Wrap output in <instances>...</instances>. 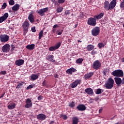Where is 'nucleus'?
<instances>
[{
    "mask_svg": "<svg viewBox=\"0 0 124 124\" xmlns=\"http://www.w3.org/2000/svg\"><path fill=\"white\" fill-rule=\"evenodd\" d=\"M69 107H71V108H73V107H75V103L73 101H72L71 103H70L69 104Z\"/></svg>",
    "mask_w": 124,
    "mask_h": 124,
    "instance_id": "c9c22d12",
    "label": "nucleus"
},
{
    "mask_svg": "<svg viewBox=\"0 0 124 124\" xmlns=\"http://www.w3.org/2000/svg\"><path fill=\"white\" fill-rule=\"evenodd\" d=\"M16 65L17 66H21L24 64V60L22 59H19L15 62Z\"/></svg>",
    "mask_w": 124,
    "mask_h": 124,
    "instance_id": "aec40b11",
    "label": "nucleus"
},
{
    "mask_svg": "<svg viewBox=\"0 0 124 124\" xmlns=\"http://www.w3.org/2000/svg\"><path fill=\"white\" fill-rule=\"evenodd\" d=\"M6 6H7V4H6V3H3L1 7V9H5L6 8Z\"/></svg>",
    "mask_w": 124,
    "mask_h": 124,
    "instance_id": "79ce46f5",
    "label": "nucleus"
},
{
    "mask_svg": "<svg viewBox=\"0 0 124 124\" xmlns=\"http://www.w3.org/2000/svg\"><path fill=\"white\" fill-rule=\"evenodd\" d=\"M122 62H124V57L121 59Z\"/></svg>",
    "mask_w": 124,
    "mask_h": 124,
    "instance_id": "e2e57ef3",
    "label": "nucleus"
},
{
    "mask_svg": "<svg viewBox=\"0 0 124 124\" xmlns=\"http://www.w3.org/2000/svg\"><path fill=\"white\" fill-rule=\"evenodd\" d=\"M19 8L20 5H19V4H16L12 7V10H13V11H17V10H19Z\"/></svg>",
    "mask_w": 124,
    "mask_h": 124,
    "instance_id": "4be33fe9",
    "label": "nucleus"
},
{
    "mask_svg": "<svg viewBox=\"0 0 124 124\" xmlns=\"http://www.w3.org/2000/svg\"><path fill=\"white\" fill-rule=\"evenodd\" d=\"M103 93V90L100 88H98L96 90V91H95V93L96 94H100Z\"/></svg>",
    "mask_w": 124,
    "mask_h": 124,
    "instance_id": "c756f323",
    "label": "nucleus"
},
{
    "mask_svg": "<svg viewBox=\"0 0 124 124\" xmlns=\"http://www.w3.org/2000/svg\"><path fill=\"white\" fill-rule=\"evenodd\" d=\"M86 49L87 51H92V50L94 49V46L93 45H88L86 47Z\"/></svg>",
    "mask_w": 124,
    "mask_h": 124,
    "instance_id": "a878e982",
    "label": "nucleus"
},
{
    "mask_svg": "<svg viewBox=\"0 0 124 124\" xmlns=\"http://www.w3.org/2000/svg\"><path fill=\"white\" fill-rule=\"evenodd\" d=\"M62 9H63L62 7H59L57 8L56 11L57 13H61L62 11Z\"/></svg>",
    "mask_w": 124,
    "mask_h": 124,
    "instance_id": "473e14b6",
    "label": "nucleus"
},
{
    "mask_svg": "<svg viewBox=\"0 0 124 124\" xmlns=\"http://www.w3.org/2000/svg\"><path fill=\"white\" fill-rule=\"evenodd\" d=\"M9 50H10V45L8 44L4 45L2 47V51L3 53H8Z\"/></svg>",
    "mask_w": 124,
    "mask_h": 124,
    "instance_id": "f8f14e48",
    "label": "nucleus"
},
{
    "mask_svg": "<svg viewBox=\"0 0 124 124\" xmlns=\"http://www.w3.org/2000/svg\"><path fill=\"white\" fill-rule=\"evenodd\" d=\"M38 100H42V99H43V96H39L38 97Z\"/></svg>",
    "mask_w": 124,
    "mask_h": 124,
    "instance_id": "603ef678",
    "label": "nucleus"
},
{
    "mask_svg": "<svg viewBox=\"0 0 124 124\" xmlns=\"http://www.w3.org/2000/svg\"><path fill=\"white\" fill-rule=\"evenodd\" d=\"M22 28L23 29V34L26 35L29 31L30 28V23L28 20H25L22 24Z\"/></svg>",
    "mask_w": 124,
    "mask_h": 124,
    "instance_id": "7ed1b4c3",
    "label": "nucleus"
},
{
    "mask_svg": "<svg viewBox=\"0 0 124 124\" xmlns=\"http://www.w3.org/2000/svg\"><path fill=\"white\" fill-rule=\"evenodd\" d=\"M56 47H55V46H50L49 48V51H56Z\"/></svg>",
    "mask_w": 124,
    "mask_h": 124,
    "instance_id": "58836bf2",
    "label": "nucleus"
},
{
    "mask_svg": "<svg viewBox=\"0 0 124 124\" xmlns=\"http://www.w3.org/2000/svg\"><path fill=\"white\" fill-rule=\"evenodd\" d=\"M81 80L80 79H77L73 82L72 83L70 84L71 88L72 89H74L76 88L78 85H81Z\"/></svg>",
    "mask_w": 124,
    "mask_h": 124,
    "instance_id": "6e6552de",
    "label": "nucleus"
},
{
    "mask_svg": "<svg viewBox=\"0 0 124 124\" xmlns=\"http://www.w3.org/2000/svg\"><path fill=\"white\" fill-rule=\"evenodd\" d=\"M57 32H58V33H57V34H58V35H61V34L62 33V32H61V31H57Z\"/></svg>",
    "mask_w": 124,
    "mask_h": 124,
    "instance_id": "6e6d98bb",
    "label": "nucleus"
},
{
    "mask_svg": "<svg viewBox=\"0 0 124 124\" xmlns=\"http://www.w3.org/2000/svg\"><path fill=\"white\" fill-rule=\"evenodd\" d=\"M31 80L32 81H34V80H36V79H38V75L32 74L31 76Z\"/></svg>",
    "mask_w": 124,
    "mask_h": 124,
    "instance_id": "c85d7f7f",
    "label": "nucleus"
},
{
    "mask_svg": "<svg viewBox=\"0 0 124 124\" xmlns=\"http://www.w3.org/2000/svg\"><path fill=\"white\" fill-rule=\"evenodd\" d=\"M58 1L59 3H63L64 1H65V0H58Z\"/></svg>",
    "mask_w": 124,
    "mask_h": 124,
    "instance_id": "3c124183",
    "label": "nucleus"
},
{
    "mask_svg": "<svg viewBox=\"0 0 124 124\" xmlns=\"http://www.w3.org/2000/svg\"><path fill=\"white\" fill-rule=\"evenodd\" d=\"M122 84H123V85H124V78H123Z\"/></svg>",
    "mask_w": 124,
    "mask_h": 124,
    "instance_id": "0e129e2a",
    "label": "nucleus"
},
{
    "mask_svg": "<svg viewBox=\"0 0 124 124\" xmlns=\"http://www.w3.org/2000/svg\"><path fill=\"white\" fill-rule=\"evenodd\" d=\"M59 0H56L54 1V5H59Z\"/></svg>",
    "mask_w": 124,
    "mask_h": 124,
    "instance_id": "8fccbe9b",
    "label": "nucleus"
},
{
    "mask_svg": "<svg viewBox=\"0 0 124 124\" xmlns=\"http://www.w3.org/2000/svg\"><path fill=\"white\" fill-rule=\"evenodd\" d=\"M111 74L113 76H115V77H124V72L121 69L113 71Z\"/></svg>",
    "mask_w": 124,
    "mask_h": 124,
    "instance_id": "20e7f679",
    "label": "nucleus"
},
{
    "mask_svg": "<svg viewBox=\"0 0 124 124\" xmlns=\"http://www.w3.org/2000/svg\"><path fill=\"white\" fill-rule=\"evenodd\" d=\"M100 33V28L96 26L94 27L91 31V34L93 36H97Z\"/></svg>",
    "mask_w": 124,
    "mask_h": 124,
    "instance_id": "423d86ee",
    "label": "nucleus"
},
{
    "mask_svg": "<svg viewBox=\"0 0 124 124\" xmlns=\"http://www.w3.org/2000/svg\"><path fill=\"white\" fill-rule=\"evenodd\" d=\"M10 5H14L15 4V1L14 0H10L9 1Z\"/></svg>",
    "mask_w": 124,
    "mask_h": 124,
    "instance_id": "a19ab883",
    "label": "nucleus"
},
{
    "mask_svg": "<svg viewBox=\"0 0 124 124\" xmlns=\"http://www.w3.org/2000/svg\"><path fill=\"white\" fill-rule=\"evenodd\" d=\"M103 74L105 75V76H106V72L105 71H103Z\"/></svg>",
    "mask_w": 124,
    "mask_h": 124,
    "instance_id": "680f3d73",
    "label": "nucleus"
},
{
    "mask_svg": "<svg viewBox=\"0 0 124 124\" xmlns=\"http://www.w3.org/2000/svg\"><path fill=\"white\" fill-rule=\"evenodd\" d=\"M103 110V109L100 108L99 110V113H101V112H102Z\"/></svg>",
    "mask_w": 124,
    "mask_h": 124,
    "instance_id": "052dcab7",
    "label": "nucleus"
},
{
    "mask_svg": "<svg viewBox=\"0 0 124 124\" xmlns=\"http://www.w3.org/2000/svg\"><path fill=\"white\" fill-rule=\"evenodd\" d=\"M46 59L49 62H55V59H54V55H49L46 57Z\"/></svg>",
    "mask_w": 124,
    "mask_h": 124,
    "instance_id": "b1692460",
    "label": "nucleus"
},
{
    "mask_svg": "<svg viewBox=\"0 0 124 124\" xmlns=\"http://www.w3.org/2000/svg\"><path fill=\"white\" fill-rule=\"evenodd\" d=\"M9 40V36L6 34H1L0 35V41L3 43H5Z\"/></svg>",
    "mask_w": 124,
    "mask_h": 124,
    "instance_id": "0eeeda50",
    "label": "nucleus"
},
{
    "mask_svg": "<svg viewBox=\"0 0 124 124\" xmlns=\"http://www.w3.org/2000/svg\"><path fill=\"white\" fill-rule=\"evenodd\" d=\"M35 47V45L34 44L28 45L26 46V48L28 50H30L31 51V50H33Z\"/></svg>",
    "mask_w": 124,
    "mask_h": 124,
    "instance_id": "412c9836",
    "label": "nucleus"
},
{
    "mask_svg": "<svg viewBox=\"0 0 124 124\" xmlns=\"http://www.w3.org/2000/svg\"><path fill=\"white\" fill-rule=\"evenodd\" d=\"M43 86H44V87H46L47 86V80H45L43 82Z\"/></svg>",
    "mask_w": 124,
    "mask_h": 124,
    "instance_id": "a18cd8bd",
    "label": "nucleus"
},
{
    "mask_svg": "<svg viewBox=\"0 0 124 124\" xmlns=\"http://www.w3.org/2000/svg\"><path fill=\"white\" fill-rule=\"evenodd\" d=\"M32 32H35L36 30H35V27H33L31 28Z\"/></svg>",
    "mask_w": 124,
    "mask_h": 124,
    "instance_id": "49530a36",
    "label": "nucleus"
},
{
    "mask_svg": "<svg viewBox=\"0 0 124 124\" xmlns=\"http://www.w3.org/2000/svg\"><path fill=\"white\" fill-rule=\"evenodd\" d=\"M77 109L78 111H85L87 109V107L84 104H79L77 107Z\"/></svg>",
    "mask_w": 124,
    "mask_h": 124,
    "instance_id": "ddd939ff",
    "label": "nucleus"
},
{
    "mask_svg": "<svg viewBox=\"0 0 124 124\" xmlns=\"http://www.w3.org/2000/svg\"><path fill=\"white\" fill-rule=\"evenodd\" d=\"M114 81L118 87H120V86H121V84L123 83L122 78L119 77L114 78Z\"/></svg>",
    "mask_w": 124,
    "mask_h": 124,
    "instance_id": "4468645a",
    "label": "nucleus"
},
{
    "mask_svg": "<svg viewBox=\"0 0 124 124\" xmlns=\"http://www.w3.org/2000/svg\"><path fill=\"white\" fill-rule=\"evenodd\" d=\"M42 36H43V31H41L39 33V39L42 38Z\"/></svg>",
    "mask_w": 124,
    "mask_h": 124,
    "instance_id": "f704fd0d",
    "label": "nucleus"
},
{
    "mask_svg": "<svg viewBox=\"0 0 124 124\" xmlns=\"http://www.w3.org/2000/svg\"><path fill=\"white\" fill-rule=\"evenodd\" d=\"M46 115L44 114H39L37 115V119L40 121H44L46 120Z\"/></svg>",
    "mask_w": 124,
    "mask_h": 124,
    "instance_id": "dca6fc26",
    "label": "nucleus"
},
{
    "mask_svg": "<svg viewBox=\"0 0 124 124\" xmlns=\"http://www.w3.org/2000/svg\"><path fill=\"white\" fill-rule=\"evenodd\" d=\"M15 48V46L12 47V50H14V48Z\"/></svg>",
    "mask_w": 124,
    "mask_h": 124,
    "instance_id": "774afa93",
    "label": "nucleus"
},
{
    "mask_svg": "<svg viewBox=\"0 0 124 124\" xmlns=\"http://www.w3.org/2000/svg\"><path fill=\"white\" fill-rule=\"evenodd\" d=\"M5 95V92H4L1 95V97H3Z\"/></svg>",
    "mask_w": 124,
    "mask_h": 124,
    "instance_id": "13d9d810",
    "label": "nucleus"
},
{
    "mask_svg": "<svg viewBox=\"0 0 124 124\" xmlns=\"http://www.w3.org/2000/svg\"><path fill=\"white\" fill-rule=\"evenodd\" d=\"M100 66H101V63H100L99 61L96 60L93 62V67L94 68V69L97 70L100 68Z\"/></svg>",
    "mask_w": 124,
    "mask_h": 124,
    "instance_id": "1a4fd4ad",
    "label": "nucleus"
},
{
    "mask_svg": "<svg viewBox=\"0 0 124 124\" xmlns=\"http://www.w3.org/2000/svg\"><path fill=\"white\" fill-rule=\"evenodd\" d=\"M114 83H115V81H114L113 78H108L107 81L105 83V87L106 89L108 90L112 89L114 87Z\"/></svg>",
    "mask_w": 124,
    "mask_h": 124,
    "instance_id": "f03ea898",
    "label": "nucleus"
},
{
    "mask_svg": "<svg viewBox=\"0 0 124 124\" xmlns=\"http://www.w3.org/2000/svg\"><path fill=\"white\" fill-rule=\"evenodd\" d=\"M8 13H6L3 16L0 17V23H2V22L5 21L8 18Z\"/></svg>",
    "mask_w": 124,
    "mask_h": 124,
    "instance_id": "a211bd4d",
    "label": "nucleus"
},
{
    "mask_svg": "<svg viewBox=\"0 0 124 124\" xmlns=\"http://www.w3.org/2000/svg\"><path fill=\"white\" fill-rule=\"evenodd\" d=\"M99 100V96H97V97H95L94 99V100H95V101H97Z\"/></svg>",
    "mask_w": 124,
    "mask_h": 124,
    "instance_id": "5fc2aeb1",
    "label": "nucleus"
},
{
    "mask_svg": "<svg viewBox=\"0 0 124 124\" xmlns=\"http://www.w3.org/2000/svg\"><path fill=\"white\" fill-rule=\"evenodd\" d=\"M104 16V13H101L97 16H94L96 20H100Z\"/></svg>",
    "mask_w": 124,
    "mask_h": 124,
    "instance_id": "5701e85b",
    "label": "nucleus"
},
{
    "mask_svg": "<svg viewBox=\"0 0 124 124\" xmlns=\"http://www.w3.org/2000/svg\"><path fill=\"white\" fill-rule=\"evenodd\" d=\"M97 52L96 51L93 50L92 52H91V55H95V54H97Z\"/></svg>",
    "mask_w": 124,
    "mask_h": 124,
    "instance_id": "09e8293b",
    "label": "nucleus"
},
{
    "mask_svg": "<svg viewBox=\"0 0 124 124\" xmlns=\"http://www.w3.org/2000/svg\"><path fill=\"white\" fill-rule=\"evenodd\" d=\"M54 77H55V78H59V75H58V74H55V75H54Z\"/></svg>",
    "mask_w": 124,
    "mask_h": 124,
    "instance_id": "4d7b16f0",
    "label": "nucleus"
},
{
    "mask_svg": "<svg viewBox=\"0 0 124 124\" xmlns=\"http://www.w3.org/2000/svg\"><path fill=\"white\" fill-rule=\"evenodd\" d=\"M84 61V59L82 58H78L76 60V63H82Z\"/></svg>",
    "mask_w": 124,
    "mask_h": 124,
    "instance_id": "2f4dec72",
    "label": "nucleus"
},
{
    "mask_svg": "<svg viewBox=\"0 0 124 124\" xmlns=\"http://www.w3.org/2000/svg\"><path fill=\"white\" fill-rule=\"evenodd\" d=\"M93 75V72H90L89 73H88L87 74H85L84 76V78L85 79H90L92 76Z\"/></svg>",
    "mask_w": 124,
    "mask_h": 124,
    "instance_id": "393cba45",
    "label": "nucleus"
},
{
    "mask_svg": "<svg viewBox=\"0 0 124 124\" xmlns=\"http://www.w3.org/2000/svg\"><path fill=\"white\" fill-rule=\"evenodd\" d=\"M61 118H62L64 120H67V116L66 115L61 114Z\"/></svg>",
    "mask_w": 124,
    "mask_h": 124,
    "instance_id": "4c0bfd02",
    "label": "nucleus"
},
{
    "mask_svg": "<svg viewBox=\"0 0 124 124\" xmlns=\"http://www.w3.org/2000/svg\"><path fill=\"white\" fill-rule=\"evenodd\" d=\"M117 4V0H112L110 3L108 0H105L104 2V8L105 10L109 11L114 9Z\"/></svg>",
    "mask_w": 124,
    "mask_h": 124,
    "instance_id": "f257e3e1",
    "label": "nucleus"
},
{
    "mask_svg": "<svg viewBox=\"0 0 124 124\" xmlns=\"http://www.w3.org/2000/svg\"><path fill=\"white\" fill-rule=\"evenodd\" d=\"M33 87H34V85H33V84L30 85L29 86H28L27 87L26 90H30V89H32V88H33Z\"/></svg>",
    "mask_w": 124,
    "mask_h": 124,
    "instance_id": "ea45409f",
    "label": "nucleus"
},
{
    "mask_svg": "<svg viewBox=\"0 0 124 124\" xmlns=\"http://www.w3.org/2000/svg\"><path fill=\"white\" fill-rule=\"evenodd\" d=\"M0 74H1V75H5V74H6V71H1Z\"/></svg>",
    "mask_w": 124,
    "mask_h": 124,
    "instance_id": "de8ad7c7",
    "label": "nucleus"
},
{
    "mask_svg": "<svg viewBox=\"0 0 124 124\" xmlns=\"http://www.w3.org/2000/svg\"><path fill=\"white\" fill-rule=\"evenodd\" d=\"M16 107V103H13L12 104L9 105L8 106V109H10V110H13V109H14Z\"/></svg>",
    "mask_w": 124,
    "mask_h": 124,
    "instance_id": "cd10ccee",
    "label": "nucleus"
},
{
    "mask_svg": "<svg viewBox=\"0 0 124 124\" xmlns=\"http://www.w3.org/2000/svg\"><path fill=\"white\" fill-rule=\"evenodd\" d=\"M56 0H51V1H52V2H54L55 3V1Z\"/></svg>",
    "mask_w": 124,
    "mask_h": 124,
    "instance_id": "338daca9",
    "label": "nucleus"
},
{
    "mask_svg": "<svg viewBox=\"0 0 124 124\" xmlns=\"http://www.w3.org/2000/svg\"><path fill=\"white\" fill-rule=\"evenodd\" d=\"M87 24L89 26H92V27H95L96 26V18L94 16L93 17H90L87 20Z\"/></svg>",
    "mask_w": 124,
    "mask_h": 124,
    "instance_id": "39448f33",
    "label": "nucleus"
},
{
    "mask_svg": "<svg viewBox=\"0 0 124 124\" xmlns=\"http://www.w3.org/2000/svg\"><path fill=\"white\" fill-rule=\"evenodd\" d=\"M120 7L121 8H124V0L122 1V2L120 4Z\"/></svg>",
    "mask_w": 124,
    "mask_h": 124,
    "instance_id": "c03bdc74",
    "label": "nucleus"
},
{
    "mask_svg": "<svg viewBox=\"0 0 124 124\" xmlns=\"http://www.w3.org/2000/svg\"><path fill=\"white\" fill-rule=\"evenodd\" d=\"M79 122V119L77 117H74L73 118L72 124H78Z\"/></svg>",
    "mask_w": 124,
    "mask_h": 124,
    "instance_id": "bb28decb",
    "label": "nucleus"
},
{
    "mask_svg": "<svg viewBox=\"0 0 124 124\" xmlns=\"http://www.w3.org/2000/svg\"><path fill=\"white\" fill-rule=\"evenodd\" d=\"M76 71H77V70H76V69L74 68H71L68 69L66 71V73L67 74H68L69 75H72L73 72H76Z\"/></svg>",
    "mask_w": 124,
    "mask_h": 124,
    "instance_id": "2eb2a0df",
    "label": "nucleus"
},
{
    "mask_svg": "<svg viewBox=\"0 0 124 124\" xmlns=\"http://www.w3.org/2000/svg\"><path fill=\"white\" fill-rule=\"evenodd\" d=\"M55 124L54 121H52L49 123V124Z\"/></svg>",
    "mask_w": 124,
    "mask_h": 124,
    "instance_id": "bf43d9fd",
    "label": "nucleus"
},
{
    "mask_svg": "<svg viewBox=\"0 0 124 124\" xmlns=\"http://www.w3.org/2000/svg\"><path fill=\"white\" fill-rule=\"evenodd\" d=\"M98 46L100 49H101V48H103V47H104L105 45L103 43H100L98 44Z\"/></svg>",
    "mask_w": 124,
    "mask_h": 124,
    "instance_id": "e433bc0d",
    "label": "nucleus"
},
{
    "mask_svg": "<svg viewBox=\"0 0 124 124\" xmlns=\"http://www.w3.org/2000/svg\"><path fill=\"white\" fill-rule=\"evenodd\" d=\"M31 99L30 98H28L26 99L25 101V108H31L32 107V102H31Z\"/></svg>",
    "mask_w": 124,
    "mask_h": 124,
    "instance_id": "9d476101",
    "label": "nucleus"
},
{
    "mask_svg": "<svg viewBox=\"0 0 124 124\" xmlns=\"http://www.w3.org/2000/svg\"><path fill=\"white\" fill-rule=\"evenodd\" d=\"M61 45H62V43L58 42L57 44H56V45L54 46L55 48L57 49H59V47H61Z\"/></svg>",
    "mask_w": 124,
    "mask_h": 124,
    "instance_id": "72a5a7b5",
    "label": "nucleus"
},
{
    "mask_svg": "<svg viewBox=\"0 0 124 124\" xmlns=\"http://www.w3.org/2000/svg\"><path fill=\"white\" fill-rule=\"evenodd\" d=\"M56 28H59V25L58 24H55L53 26V29H56Z\"/></svg>",
    "mask_w": 124,
    "mask_h": 124,
    "instance_id": "864d4df0",
    "label": "nucleus"
},
{
    "mask_svg": "<svg viewBox=\"0 0 124 124\" xmlns=\"http://www.w3.org/2000/svg\"><path fill=\"white\" fill-rule=\"evenodd\" d=\"M78 26V24L75 25V28H77V26Z\"/></svg>",
    "mask_w": 124,
    "mask_h": 124,
    "instance_id": "69168bd1",
    "label": "nucleus"
},
{
    "mask_svg": "<svg viewBox=\"0 0 124 124\" xmlns=\"http://www.w3.org/2000/svg\"><path fill=\"white\" fill-rule=\"evenodd\" d=\"M48 7H46L43 9H41L39 10H37L36 12L39 14L40 16H44V13L45 12H47L48 11Z\"/></svg>",
    "mask_w": 124,
    "mask_h": 124,
    "instance_id": "9b49d317",
    "label": "nucleus"
},
{
    "mask_svg": "<svg viewBox=\"0 0 124 124\" xmlns=\"http://www.w3.org/2000/svg\"><path fill=\"white\" fill-rule=\"evenodd\" d=\"M85 92L87 94H89L90 95H93V90L91 88H86L85 90Z\"/></svg>",
    "mask_w": 124,
    "mask_h": 124,
    "instance_id": "6ab92c4d",
    "label": "nucleus"
},
{
    "mask_svg": "<svg viewBox=\"0 0 124 124\" xmlns=\"http://www.w3.org/2000/svg\"><path fill=\"white\" fill-rule=\"evenodd\" d=\"M23 84L24 82H18V84L16 87V89H20V88H22V87H23Z\"/></svg>",
    "mask_w": 124,
    "mask_h": 124,
    "instance_id": "7c9ffc66",
    "label": "nucleus"
},
{
    "mask_svg": "<svg viewBox=\"0 0 124 124\" xmlns=\"http://www.w3.org/2000/svg\"><path fill=\"white\" fill-rule=\"evenodd\" d=\"M32 14H33V11L31 12V14L28 16V20H29L31 23H33L34 22V16Z\"/></svg>",
    "mask_w": 124,
    "mask_h": 124,
    "instance_id": "f3484780",
    "label": "nucleus"
},
{
    "mask_svg": "<svg viewBox=\"0 0 124 124\" xmlns=\"http://www.w3.org/2000/svg\"><path fill=\"white\" fill-rule=\"evenodd\" d=\"M70 14V10H66L64 12V15H66V16H67V15H69Z\"/></svg>",
    "mask_w": 124,
    "mask_h": 124,
    "instance_id": "37998d69",
    "label": "nucleus"
}]
</instances>
